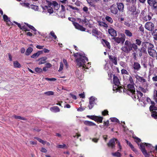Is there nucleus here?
Here are the masks:
<instances>
[{"label": "nucleus", "instance_id": "f257e3e1", "mask_svg": "<svg viewBox=\"0 0 157 157\" xmlns=\"http://www.w3.org/2000/svg\"><path fill=\"white\" fill-rule=\"evenodd\" d=\"M79 57L76 59V61L77 62V65L79 67H82L83 70L85 71V69H88V67H86L85 63L86 61H88V59L85 56H82L80 54H79Z\"/></svg>", "mask_w": 157, "mask_h": 157}, {"label": "nucleus", "instance_id": "f03ea898", "mask_svg": "<svg viewBox=\"0 0 157 157\" xmlns=\"http://www.w3.org/2000/svg\"><path fill=\"white\" fill-rule=\"evenodd\" d=\"M145 146L151 148L152 147V145L150 144L145 143H143L141 142L140 144V148L145 157H149V156L151 154L153 156V155H152L153 152L152 151H150L148 152H147L145 148Z\"/></svg>", "mask_w": 157, "mask_h": 157}, {"label": "nucleus", "instance_id": "7ed1b4c3", "mask_svg": "<svg viewBox=\"0 0 157 157\" xmlns=\"http://www.w3.org/2000/svg\"><path fill=\"white\" fill-rule=\"evenodd\" d=\"M128 10L132 13L131 14L133 15L134 17H137L140 13V11L137 9L136 5H129L127 7Z\"/></svg>", "mask_w": 157, "mask_h": 157}, {"label": "nucleus", "instance_id": "20e7f679", "mask_svg": "<svg viewBox=\"0 0 157 157\" xmlns=\"http://www.w3.org/2000/svg\"><path fill=\"white\" fill-rule=\"evenodd\" d=\"M121 49L126 53H129L132 50L131 42L126 40L125 42L124 46L122 47Z\"/></svg>", "mask_w": 157, "mask_h": 157}, {"label": "nucleus", "instance_id": "39448f33", "mask_svg": "<svg viewBox=\"0 0 157 157\" xmlns=\"http://www.w3.org/2000/svg\"><path fill=\"white\" fill-rule=\"evenodd\" d=\"M135 84H128L127 85V88H124L123 89V91L124 92L126 93L127 94H129L130 92L132 95L133 93L135 92V88L134 87Z\"/></svg>", "mask_w": 157, "mask_h": 157}, {"label": "nucleus", "instance_id": "423d86ee", "mask_svg": "<svg viewBox=\"0 0 157 157\" xmlns=\"http://www.w3.org/2000/svg\"><path fill=\"white\" fill-rule=\"evenodd\" d=\"M68 19L69 21H71L73 23V24L76 29L82 31H85L86 29L85 28L83 27L82 26L80 25L78 23L75 22V18L69 17L68 18Z\"/></svg>", "mask_w": 157, "mask_h": 157}, {"label": "nucleus", "instance_id": "0eeeda50", "mask_svg": "<svg viewBox=\"0 0 157 157\" xmlns=\"http://www.w3.org/2000/svg\"><path fill=\"white\" fill-rule=\"evenodd\" d=\"M120 35L121 36V37H115L113 38L112 39L118 44L121 43L123 44L125 40V36L124 34L122 33H121Z\"/></svg>", "mask_w": 157, "mask_h": 157}, {"label": "nucleus", "instance_id": "6e6552de", "mask_svg": "<svg viewBox=\"0 0 157 157\" xmlns=\"http://www.w3.org/2000/svg\"><path fill=\"white\" fill-rule=\"evenodd\" d=\"M144 27L146 29L152 32L154 30L155 25L152 22H147L145 24Z\"/></svg>", "mask_w": 157, "mask_h": 157}, {"label": "nucleus", "instance_id": "1a4fd4ad", "mask_svg": "<svg viewBox=\"0 0 157 157\" xmlns=\"http://www.w3.org/2000/svg\"><path fill=\"white\" fill-rule=\"evenodd\" d=\"M137 92V96H136V93H135L132 95V98L135 100L136 99H138V101H140L141 98L143 96V94L139 90H136Z\"/></svg>", "mask_w": 157, "mask_h": 157}, {"label": "nucleus", "instance_id": "9d476101", "mask_svg": "<svg viewBox=\"0 0 157 157\" xmlns=\"http://www.w3.org/2000/svg\"><path fill=\"white\" fill-rule=\"evenodd\" d=\"M96 99L97 100V99L93 96H91L90 98L89 105L88 106L90 109H91L94 107V105L96 104L95 102Z\"/></svg>", "mask_w": 157, "mask_h": 157}, {"label": "nucleus", "instance_id": "9b49d317", "mask_svg": "<svg viewBox=\"0 0 157 157\" xmlns=\"http://www.w3.org/2000/svg\"><path fill=\"white\" fill-rule=\"evenodd\" d=\"M154 48V45H153L151 47V48L147 49V52L149 55L150 56L154 58L157 56V53L155 50L153 49Z\"/></svg>", "mask_w": 157, "mask_h": 157}, {"label": "nucleus", "instance_id": "f8f14e48", "mask_svg": "<svg viewBox=\"0 0 157 157\" xmlns=\"http://www.w3.org/2000/svg\"><path fill=\"white\" fill-rule=\"evenodd\" d=\"M109 9L112 13L115 15L117 14L118 11L116 4H113L110 6Z\"/></svg>", "mask_w": 157, "mask_h": 157}, {"label": "nucleus", "instance_id": "ddd939ff", "mask_svg": "<svg viewBox=\"0 0 157 157\" xmlns=\"http://www.w3.org/2000/svg\"><path fill=\"white\" fill-rule=\"evenodd\" d=\"M154 45L150 42L144 41L142 43V47L146 48L147 49L151 48V47L152 46Z\"/></svg>", "mask_w": 157, "mask_h": 157}, {"label": "nucleus", "instance_id": "4468645a", "mask_svg": "<svg viewBox=\"0 0 157 157\" xmlns=\"http://www.w3.org/2000/svg\"><path fill=\"white\" fill-rule=\"evenodd\" d=\"M116 140V139L115 138L110 139L109 142L107 144L108 147H111V148H114L115 147Z\"/></svg>", "mask_w": 157, "mask_h": 157}, {"label": "nucleus", "instance_id": "2eb2a0df", "mask_svg": "<svg viewBox=\"0 0 157 157\" xmlns=\"http://www.w3.org/2000/svg\"><path fill=\"white\" fill-rule=\"evenodd\" d=\"M118 11L120 12H123L124 11V5L123 3L121 2H117L116 3Z\"/></svg>", "mask_w": 157, "mask_h": 157}, {"label": "nucleus", "instance_id": "dca6fc26", "mask_svg": "<svg viewBox=\"0 0 157 157\" xmlns=\"http://www.w3.org/2000/svg\"><path fill=\"white\" fill-rule=\"evenodd\" d=\"M108 57L109 59L112 62V64H113L115 65H117V58L116 57L112 55H109Z\"/></svg>", "mask_w": 157, "mask_h": 157}, {"label": "nucleus", "instance_id": "f3484780", "mask_svg": "<svg viewBox=\"0 0 157 157\" xmlns=\"http://www.w3.org/2000/svg\"><path fill=\"white\" fill-rule=\"evenodd\" d=\"M108 31L109 33L111 36L113 37L117 36V31L113 28L111 27L109 29Z\"/></svg>", "mask_w": 157, "mask_h": 157}, {"label": "nucleus", "instance_id": "a211bd4d", "mask_svg": "<svg viewBox=\"0 0 157 157\" xmlns=\"http://www.w3.org/2000/svg\"><path fill=\"white\" fill-rule=\"evenodd\" d=\"M113 83L116 86H119L120 84V82L119 79L117 76L114 75H113Z\"/></svg>", "mask_w": 157, "mask_h": 157}, {"label": "nucleus", "instance_id": "6ab92c4d", "mask_svg": "<svg viewBox=\"0 0 157 157\" xmlns=\"http://www.w3.org/2000/svg\"><path fill=\"white\" fill-rule=\"evenodd\" d=\"M136 78L138 81L142 83H144L146 82V80L144 78V77L140 76L137 75L135 76Z\"/></svg>", "mask_w": 157, "mask_h": 157}, {"label": "nucleus", "instance_id": "aec40b11", "mask_svg": "<svg viewBox=\"0 0 157 157\" xmlns=\"http://www.w3.org/2000/svg\"><path fill=\"white\" fill-rule=\"evenodd\" d=\"M92 35L95 36L99 35L101 34V33L99 31L97 28L93 29L92 30Z\"/></svg>", "mask_w": 157, "mask_h": 157}, {"label": "nucleus", "instance_id": "412c9836", "mask_svg": "<svg viewBox=\"0 0 157 157\" xmlns=\"http://www.w3.org/2000/svg\"><path fill=\"white\" fill-rule=\"evenodd\" d=\"M47 58L46 57H43L38 60V61H40L38 63L39 65L44 64L46 62V60L47 59Z\"/></svg>", "mask_w": 157, "mask_h": 157}, {"label": "nucleus", "instance_id": "4be33fe9", "mask_svg": "<svg viewBox=\"0 0 157 157\" xmlns=\"http://www.w3.org/2000/svg\"><path fill=\"white\" fill-rule=\"evenodd\" d=\"M43 53L42 51H38L36 53H35L32 55L31 56L32 58L36 59L40 55L42 54Z\"/></svg>", "mask_w": 157, "mask_h": 157}, {"label": "nucleus", "instance_id": "5701e85b", "mask_svg": "<svg viewBox=\"0 0 157 157\" xmlns=\"http://www.w3.org/2000/svg\"><path fill=\"white\" fill-rule=\"evenodd\" d=\"M133 67L134 70L139 71L140 69L141 66L140 64L138 63L135 62L134 63Z\"/></svg>", "mask_w": 157, "mask_h": 157}, {"label": "nucleus", "instance_id": "b1692460", "mask_svg": "<svg viewBox=\"0 0 157 157\" xmlns=\"http://www.w3.org/2000/svg\"><path fill=\"white\" fill-rule=\"evenodd\" d=\"M84 124L87 126H93L96 125V124L90 121H85L83 122Z\"/></svg>", "mask_w": 157, "mask_h": 157}, {"label": "nucleus", "instance_id": "393cba45", "mask_svg": "<svg viewBox=\"0 0 157 157\" xmlns=\"http://www.w3.org/2000/svg\"><path fill=\"white\" fill-rule=\"evenodd\" d=\"M53 6L55 10H58L60 8V5L55 1H53Z\"/></svg>", "mask_w": 157, "mask_h": 157}, {"label": "nucleus", "instance_id": "a878e982", "mask_svg": "<svg viewBox=\"0 0 157 157\" xmlns=\"http://www.w3.org/2000/svg\"><path fill=\"white\" fill-rule=\"evenodd\" d=\"M50 109L51 111L55 113L59 112L60 111L59 108L57 106L52 107L50 108Z\"/></svg>", "mask_w": 157, "mask_h": 157}, {"label": "nucleus", "instance_id": "bb28decb", "mask_svg": "<svg viewBox=\"0 0 157 157\" xmlns=\"http://www.w3.org/2000/svg\"><path fill=\"white\" fill-rule=\"evenodd\" d=\"M33 51V48L31 47H29L26 51L25 55L28 56Z\"/></svg>", "mask_w": 157, "mask_h": 157}, {"label": "nucleus", "instance_id": "cd10ccee", "mask_svg": "<svg viewBox=\"0 0 157 157\" xmlns=\"http://www.w3.org/2000/svg\"><path fill=\"white\" fill-rule=\"evenodd\" d=\"M152 34L155 40H157V29H155L152 32Z\"/></svg>", "mask_w": 157, "mask_h": 157}, {"label": "nucleus", "instance_id": "c85d7f7f", "mask_svg": "<svg viewBox=\"0 0 157 157\" xmlns=\"http://www.w3.org/2000/svg\"><path fill=\"white\" fill-rule=\"evenodd\" d=\"M131 48L132 50L133 51H136L138 48L137 45L134 43L131 42Z\"/></svg>", "mask_w": 157, "mask_h": 157}, {"label": "nucleus", "instance_id": "c756f323", "mask_svg": "<svg viewBox=\"0 0 157 157\" xmlns=\"http://www.w3.org/2000/svg\"><path fill=\"white\" fill-rule=\"evenodd\" d=\"M13 117H14L15 119H20V120H24V121H27V119L26 118L24 117H21L20 116H17L16 115H14L13 116Z\"/></svg>", "mask_w": 157, "mask_h": 157}, {"label": "nucleus", "instance_id": "7c9ffc66", "mask_svg": "<svg viewBox=\"0 0 157 157\" xmlns=\"http://www.w3.org/2000/svg\"><path fill=\"white\" fill-rule=\"evenodd\" d=\"M124 33L127 36L129 37H131L132 36V33L128 30L125 29Z\"/></svg>", "mask_w": 157, "mask_h": 157}, {"label": "nucleus", "instance_id": "2f4dec72", "mask_svg": "<svg viewBox=\"0 0 157 157\" xmlns=\"http://www.w3.org/2000/svg\"><path fill=\"white\" fill-rule=\"evenodd\" d=\"M25 24L26 25L29 29H32L35 32L34 33L35 34H36V29L34 28V27L32 25H31L28 23H25Z\"/></svg>", "mask_w": 157, "mask_h": 157}, {"label": "nucleus", "instance_id": "473e14b6", "mask_svg": "<svg viewBox=\"0 0 157 157\" xmlns=\"http://www.w3.org/2000/svg\"><path fill=\"white\" fill-rule=\"evenodd\" d=\"M13 66L15 68H20L21 67V65L18 61H14L13 63Z\"/></svg>", "mask_w": 157, "mask_h": 157}, {"label": "nucleus", "instance_id": "72a5a7b5", "mask_svg": "<svg viewBox=\"0 0 157 157\" xmlns=\"http://www.w3.org/2000/svg\"><path fill=\"white\" fill-rule=\"evenodd\" d=\"M105 19L107 21H108L110 23L112 24L113 23V20L112 18L111 17H110L109 16H106L105 17Z\"/></svg>", "mask_w": 157, "mask_h": 157}, {"label": "nucleus", "instance_id": "f704fd0d", "mask_svg": "<svg viewBox=\"0 0 157 157\" xmlns=\"http://www.w3.org/2000/svg\"><path fill=\"white\" fill-rule=\"evenodd\" d=\"M157 2V0H147L148 4L151 6Z\"/></svg>", "mask_w": 157, "mask_h": 157}, {"label": "nucleus", "instance_id": "c9c22d12", "mask_svg": "<svg viewBox=\"0 0 157 157\" xmlns=\"http://www.w3.org/2000/svg\"><path fill=\"white\" fill-rule=\"evenodd\" d=\"M149 110L150 111H154L157 110V107L155 105H151L149 107Z\"/></svg>", "mask_w": 157, "mask_h": 157}, {"label": "nucleus", "instance_id": "e433bc0d", "mask_svg": "<svg viewBox=\"0 0 157 157\" xmlns=\"http://www.w3.org/2000/svg\"><path fill=\"white\" fill-rule=\"evenodd\" d=\"M3 18L4 21H6V23L9 22V21H10V18L6 14H4L3 15Z\"/></svg>", "mask_w": 157, "mask_h": 157}, {"label": "nucleus", "instance_id": "4c0bfd02", "mask_svg": "<svg viewBox=\"0 0 157 157\" xmlns=\"http://www.w3.org/2000/svg\"><path fill=\"white\" fill-rule=\"evenodd\" d=\"M151 116L155 119H157V112L155 111L151 112Z\"/></svg>", "mask_w": 157, "mask_h": 157}, {"label": "nucleus", "instance_id": "58836bf2", "mask_svg": "<svg viewBox=\"0 0 157 157\" xmlns=\"http://www.w3.org/2000/svg\"><path fill=\"white\" fill-rule=\"evenodd\" d=\"M102 40L103 41L106 46L108 48L110 49L111 48V46L109 42H108L107 40H105L102 39Z\"/></svg>", "mask_w": 157, "mask_h": 157}, {"label": "nucleus", "instance_id": "ea45409f", "mask_svg": "<svg viewBox=\"0 0 157 157\" xmlns=\"http://www.w3.org/2000/svg\"><path fill=\"white\" fill-rule=\"evenodd\" d=\"M122 88L121 86H114L113 87V91H119L120 90V89Z\"/></svg>", "mask_w": 157, "mask_h": 157}, {"label": "nucleus", "instance_id": "a19ab883", "mask_svg": "<svg viewBox=\"0 0 157 157\" xmlns=\"http://www.w3.org/2000/svg\"><path fill=\"white\" fill-rule=\"evenodd\" d=\"M118 151H117L115 152L112 153V155L114 156L117 157H120L121 156V154L120 152Z\"/></svg>", "mask_w": 157, "mask_h": 157}, {"label": "nucleus", "instance_id": "79ce46f5", "mask_svg": "<svg viewBox=\"0 0 157 157\" xmlns=\"http://www.w3.org/2000/svg\"><path fill=\"white\" fill-rule=\"evenodd\" d=\"M99 25L101 26H102L105 28H107L108 27L107 24L105 22L103 21H100L99 22Z\"/></svg>", "mask_w": 157, "mask_h": 157}, {"label": "nucleus", "instance_id": "37998d69", "mask_svg": "<svg viewBox=\"0 0 157 157\" xmlns=\"http://www.w3.org/2000/svg\"><path fill=\"white\" fill-rule=\"evenodd\" d=\"M151 17L149 15H148L147 16H146L143 18L144 20L147 21H150L151 20Z\"/></svg>", "mask_w": 157, "mask_h": 157}, {"label": "nucleus", "instance_id": "c03bdc74", "mask_svg": "<svg viewBox=\"0 0 157 157\" xmlns=\"http://www.w3.org/2000/svg\"><path fill=\"white\" fill-rule=\"evenodd\" d=\"M151 9L155 11L157 10V1L151 6Z\"/></svg>", "mask_w": 157, "mask_h": 157}, {"label": "nucleus", "instance_id": "a18cd8bd", "mask_svg": "<svg viewBox=\"0 0 157 157\" xmlns=\"http://www.w3.org/2000/svg\"><path fill=\"white\" fill-rule=\"evenodd\" d=\"M30 6L31 8L32 9L34 10L35 11H38L39 9L38 7L37 6L33 5H31Z\"/></svg>", "mask_w": 157, "mask_h": 157}, {"label": "nucleus", "instance_id": "49530a36", "mask_svg": "<svg viewBox=\"0 0 157 157\" xmlns=\"http://www.w3.org/2000/svg\"><path fill=\"white\" fill-rule=\"evenodd\" d=\"M110 120L112 122H115L116 123H119V120L116 117H111L110 118Z\"/></svg>", "mask_w": 157, "mask_h": 157}, {"label": "nucleus", "instance_id": "de8ad7c7", "mask_svg": "<svg viewBox=\"0 0 157 157\" xmlns=\"http://www.w3.org/2000/svg\"><path fill=\"white\" fill-rule=\"evenodd\" d=\"M49 35H51V36L52 37L54 40H56L57 39V36L55 34V33L53 31H51L49 34Z\"/></svg>", "mask_w": 157, "mask_h": 157}, {"label": "nucleus", "instance_id": "09e8293b", "mask_svg": "<svg viewBox=\"0 0 157 157\" xmlns=\"http://www.w3.org/2000/svg\"><path fill=\"white\" fill-rule=\"evenodd\" d=\"M34 138L35 139L37 140L40 143H41L44 144H45V141H44V140H42L41 139L39 138L35 137H34Z\"/></svg>", "mask_w": 157, "mask_h": 157}, {"label": "nucleus", "instance_id": "8fccbe9b", "mask_svg": "<svg viewBox=\"0 0 157 157\" xmlns=\"http://www.w3.org/2000/svg\"><path fill=\"white\" fill-rule=\"evenodd\" d=\"M135 44H136L137 45H138L139 46H140L141 44H142V41L140 40L139 39H136V40Z\"/></svg>", "mask_w": 157, "mask_h": 157}, {"label": "nucleus", "instance_id": "3c124183", "mask_svg": "<svg viewBox=\"0 0 157 157\" xmlns=\"http://www.w3.org/2000/svg\"><path fill=\"white\" fill-rule=\"evenodd\" d=\"M44 94L47 96L52 95H54V92L52 91H48L45 92Z\"/></svg>", "mask_w": 157, "mask_h": 157}, {"label": "nucleus", "instance_id": "603ef678", "mask_svg": "<svg viewBox=\"0 0 157 157\" xmlns=\"http://www.w3.org/2000/svg\"><path fill=\"white\" fill-rule=\"evenodd\" d=\"M35 70L36 72L38 73H40L42 72V70L40 68L36 67Z\"/></svg>", "mask_w": 157, "mask_h": 157}, {"label": "nucleus", "instance_id": "864d4df0", "mask_svg": "<svg viewBox=\"0 0 157 157\" xmlns=\"http://www.w3.org/2000/svg\"><path fill=\"white\" fill-rule=\"evenodd\" d=\"M140 51L141 52H142L144 54H147V51L146 49L143 47H142L140 48Z\"/></svg>", "mask_w": 157, "mask_h": 157}, {"label": "nucleus", "instance_id": "5fc2aeb1", "mask_svg": "<svg viewBox=\"0 0 157 157\" xmlns=\"http://www.w3.org/2000/svg\"><path fill=\"white\" fill-rule=\"evenodd\" d=\"M121 73L122 74H126L127 75L129 74L128 71L124 69H123L121 70Z\"/></svg>", "mask_w": 157, "mask_h": 157}, {"label": "nucleus", "instance_id": "6e6d98bb", "mask_svg": "<svg viewBox=\"0 0 157 157\" xmlns=\"http://www.w3.org/2000/svg\"><path fill=\"white\" fill-rule=\"evenodd\" d=\"M108 113V111L106 109L104 110L102 112V114L103 116H105L107 115H109Z\"/></svg>", "mask_w": 157, "mask_h": 157}, {"label": "nucleus", "instance_id": "4d7b16f0", "mask_svg": "<svg viewBox=\"0 0 157 157\" xmlns=\"http://www.w3.org/2000/svg\"><path fill=\"white\" fill-rule=\"evenodd\" d=\"M128 81H129V82L130 83L129 84H135L133 80L132 76H130L129 78Z\"/></svg>", "mask_w": 157, "mask_h": 157}, {"label": "nucleus", "instance_id": "13d9d810", "mask_svg": "<svg viewBox=\"0 0 157 157\" xmlns=\"http://www.w3.org/2000/svg\"><path fill=\"white\" fill-rule=\"evenodd\" d=\"M48 13L50 14H52L53 13L54 11L52 7H49L47 10Z\"/></svg>", "mask_w": 157, "mask_h": 157}, {"label": "nucleus", "instance_id": "bf43d9fd", "mask_svg": "<svg viewBox=\"0 0 157 157\" xmlns=\"http://www.w3.org/2000/svg\"><path fill=\"white\" fill-rule=\"evenodd\" d=\"M153 76L152 78V80L153 82H157V75L155 74L153 75Z\"/></svg>", "mask_w": 157, "mask_h": 157}, {"label": "nucleus", "instance_id": "052dcab7", "mask_svg": "<svg viewBox=\"0 0 157 157\" xmlns=\"http://www.w3.org/2000/svg\"><path fill=\"white\" fill-rule=\"evenodd\" d=\"M103 119V117H98L97 118V122H99L100 123L102 122V120Z\"/></svg>", "mask_w": 157, "mask_h": 157}, {"label": "nucleus", "instance_id": "680f3d73", "mask_svg": "<svg viewBox=\"0 0 157 157\" xmlns=\"http://www.w3.org/2000/svg\"><path fill=\"white\" fill-rule=\"evenodd\" d=\"M63 63L62 62H61L60 63V67L59 70H58V71L59 72H60L63 70Z\"/></svg>", "mask_w": 157, "mask_h": 157}, {"label": "nucleus", "instance_id": "e2e57ef3", "mask_svg": "<svg viewBox=\"0 0 157 157\" xmlns=\"http://www.w3.org/2000/svg\"><path fill=\"white\" fill-rule=\"evenodd\" d=\"M45 79L47 81H55L56 80V79L55 78H45Z\"/></svg>", "mask_w": 157, "mask_h": 157}, {"label": "nucleus", "instance_id": "0e129e2a", "mask_svg": "<svg viewBox=\"0 0 157 157\" xmlns=\"http://www.w3.org/2000/svg\"><path fill=\"white\" fill-rule=\"evenodd\" d=\"M22 5L23 6H24L25 7H28L29 8H30V7L29 6L30 4L29 3H26L24 2V3H22Z\"/></svg>", "mask_w": 157, "mask_h": 157}, {"label": "nucleus", "instance_id": "69168bd1", "mask_svg": "<svg viewBox=\"0 0 157 157\" xmlns=\"http://www.w3.org/2000/svg\"><path fill=\"white\" fill-rule=\"evenodd\" d=\"M139 29L142 33H144V28L142 25L139 27Z\"/></svg>", "mask_w": 157, "mask_h": 157}, {"label": "nucleus", "instance_id": "338daca9", "mask_svg": "<svg viewBox=\"0 0 157 157\" xmlns=\"http://www.w3.org/2000/svg\"><path fill=\"white\" fill-rule=\"evenodd\" d=\"M66 146V145L65 144H63V145L59 144L57 145L56 147L58 148H63L65 147Z\"/></svg>", "mask_w": 157, "mask_h": 157}, {"label": "nucleus", "instance_id": "774afa93", "mask_svg": "<svg viewBox=\"0 0 157 157\" xmlns=\"http://www.w3.org/2000/svg\"><path fill=\"white\" fill-rule=\"evenodd\" d=\"M46 2L47 3L48 6H49V7H51V6L52 5H53V1L52 2H51L49 0H46Z\"/></svg>", "mask_w": 157, "mask_h": 157}]
</instances>
